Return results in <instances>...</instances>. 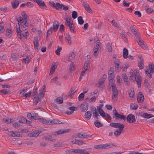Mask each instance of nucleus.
I'll use <instances>...</instances> for the list:
<instances>
[{
    "label": "nucleus",
    "mask_w": 154,
    "mask_h": 154,
    "mask_svg": "<svg viewBox=\"0 0 154 154\" xmlns=\"http://www.w3.org/2000/svg\"><path fill=\"white\" fill-rule=\"evenodd\" d=\"M110 125L112 127L116 128H119V129H123L125 126L123 124L120 123H116L114 122H111L110 124Z\"/></svg>",
    "instance_id": "nucleus-5"
},
{
    "label": "nucleus",
    "mask_w": 154,
    "mask_h": 154,
    "mask_svg": "<svg viewBox=\"0 0 154 154\" xmlns=\"http://www.w3.org/2000/svg\"><path fill=\"white\" fill-rule=\"evenodd\" d=\"M127 121L130 123L135 122L136 121L135 116L132 114H129L127 117Z\"/></svg>",
    "instance_id": "nucleus-7"
},
{
    "label": "nucleus",
    "mask_w": 154,
    "mask_h": 154,
    "mask_svg": "<svg viewBox=\"0 0 154 154\" xmlns=\"http://www.w3.org/2000/svg\"><path fill=\"white\" fill-rule=\"evenodd\" d=\"M17 35L18 38L21 39L23 37H24L25 38H26L29 35V33L28 31L26 30L25 29V30L21 31L20 27L19 28V30L17 29Z\"/></svg>",
    "instance_id": "nucleus-1"
},
{
    "label": "nucleus",
    "mask_w": 154,
    "mask_h": 154,
    "mask_svg": "<svg viewBox=\"0 0 154 154\" xmlns=\"http://www.w3.org/2000/svg\"><path fill=\"white\" fill-rule=\"evenodd\" d=\"M99 113L101 116L103 117H106L105 113L103 109L101 110L99 112Z\"/></svg>",
    "instance_id": "nucleus-64"
},
{
    "label": "nucleus",
    "mask_w": 154,
    "mask_h": 154,
    "mask_svg": "<svg viewBox=\"0 0 154 154\" xmlns=\"http://www.w3.org/2000/svg\"><path fill=\"white\" fill-rule=\"evenodd\" d=\"M82 4L87 11L89 13H91V9L88 3L86 2H83Z\"/></svg>",
    "instance_id": "nucleus-21"
},
{
    "label": "nucleus",
    "mask_w": 154,
    "mask_h": 154,
    "mask_svg": "<svg viewBox=\"0 0 154 154\" xmlns=\"http://www.w3.org/2000/svg\"><path fill=\"white\" fill-rule=\"evenodd\" d=\"M11 57L12 60L14 61H16L17 59V57L16 54L14 53H11Z\"/></svg>",
    "instance_id": "nucleus-46"
},
{
    "label": "nucleus",
    "mask_w": 154,
    "mask_h": 154,
    "mask_svg": "<svg viewBox=\"0 0 154 154\" xmlns=\"http://www.w3.org/2000/svg\"><path fill=\"white\" fill-rule=\"evenodd\" d=\"M140 115L146 119H149L154 117V116L152 114H149L146 113L141 112Z\"/></svg>",
    "instance_id": "nucleus-14"
},
{
    "label": "nucleus",
    "mask_w": 154,
    "mask_h": 154,
    "mask_svg": "<svg viewBox=\"0 0 154 154\" xmlns=\"http://www.w3.org/2000/svg\"><path fill=\"white\" fill-rule=\"evenodd\" d=\"M31 119H34L35 120L40 119V117L37 114L32 113V117L30 118Z\"/></svg>",
    "instance_id": "nucleus-26"
},
{
    "label": "nucleus",
    "mask_w": 154,
    "mask_h": 154,
    "mask_svg": "<svg viewBox=\"0 0 154 154\" xmlns=\"http://www.w3.org/2000/svg\"><path fill=\"white\" fill-rule=\"evenodd\" d=\"M65 27L64 25L63 24H61L60 27L59 31L60 32H63L64 30Z\"/></svg>",
    "instance_id": "nucleus-63"
},
{
    "label": "nucleus",
    "mask_w": 154,
    "mask_h": 154,
    "mask_svg": "<svg viewBox=\"0 0 154 154\" xmlns=\"http://www.w3.org/2000/svg\"><path fill=\"white\" fill-rule=\"evenodd\" d=\"M72 18L74 19H75L77 17V13L75 11H73L72 14Z\"/></svg>",
    "instance_id": "nucleus-49"
},
{
    "label": "nucleus",
    "mask_w": 154,
    "mask_h": 154,
    "mask_svg": "<svg viewBox=\"0 0 154 154\" xmlns=\"http://www.w3.org/2000/svg\"><path fill=\"white\" fill-rule=\"evenodd\" d=\"M138 66L140 69H143L144 67V65L143 63V60H140L138 62Z\"/></svg>",
    "instance_id": "nucleus-34"
},
{
    "label": "nucleus",
    "mask_w": 154,
    "mask_h": 154,
    "mask_svg": "<svg viewBox=\"0 0 154 154\" xmlns=\"http://www.w3.org/2000/svg\"><path fill=\"white\" fill-rule=\"evenodd\" d=\"M66 36H67L65 38L68 42V44L70 45L72 44V42L71 41V37H70V35L69 33H68L66 35Z\"/></svg>",
    "instance_id": "nucleus-39"
},
{
    "label": "nucleus",
    "mask_w": 154,
    "mask_h": 154,
    "mask_svg": "<svg viewBox=\"0 0 154 154\" xmlns=\"http://www.w3.org/2000/svg\"><path fill=\"white\" fill-rule=\"evenodd\" d=\"M135 76H136L137 78V82L139 88H140L141 86V79L140 76L139 75L138 70H135L134 71V73Z\"/></svg>",
    "instance_id": "nucleus-4"
},
{
    "label": "nucleus",
    "mask_w": 154,
    "mask_h": 154,
    "mask_svg": "<svg viewBox=\"0 0 154 154\" xmlns=\"http://www.w3.org/2000/svg\"><path fill=\"white\" fill-rule=\"evenodd\" d=\"M30 59V56H28L26 58H23V61L26 63H28Z\"/></svg>",
    "instance_id": "nucleus-50"
},
{
    "label": "nucleus",
    "mask_w": 154,
    "mask_h": 154,
    "mask_svg": "<svg viewBox=\"0 0 154 154\" xmlns=\"http://www.w3.org/2000/svg\"><path fill=\"white\" fill-rule=\"evenodd\" d=\"M90 59L88 58L86 61L84 65V68L85 70H88L90 68Z\"/></svg>",
    "instance_id": "nucleus-22"
},
{
    "label": "nucleus",
    "mask_w": 154,
    "mask_h": 154,
    "mask_svg": "<svg viewBox=\"0 0 154 154\" xmlns=\"http://www.w3.org/2000/svg\"><path fill=\"white\" fill-rule=\"evenodd\" d=\"M19 121H20V123H26L28 124L29 123V121L23 118H22Z\"/></svg>",
    "instance_id": "nucleus-45"
},
{
    "label": "nucleus",
    "mask_w": 154,
    "mask_h": 154,
    "mask_svg": "<svg viewBox=\"0 0 154 154\" xmlns=\"http://www.w3.org/2000/svg\"><path fill=\"white\" fill-rule=\"evenodd\" d=\"M11 4L12 8L14 9H15L18 6L19 3L17 0H15L12 2Z\"/></svg>",
    "instance_id": "nucleus-24"
},
{
    "label": "nucleus",
    "mask_w": 154,
    "mask_h": 154,
    "mask_svg": "<svg viewBox=\"0 0 154 154\" xmlns=\"http://www.w3.org/2000/svg\"><path fill=\"white\" fill-rule=\"evenodd\" d=\"M8 135L13 137H19L20 133L16 131H13L9 132L8 133Z\"/></svg>",
    "instance_id": "nucleus-17"
},
{
    "label": "nucleus",
    "mask_w": 154,
    "mask_h": 154,
    "mask_svg": "<svg viewBox=\"0 0 154 154\" xmlns=\"http://www.w3.org/2000/svg\"><path fill=\"white\" fill-rule=\"evenodd\" d=\"M62 50V48L59 47H58V48L57 50L55 51V53L57 55H60V52Z\"/></svg>",
    "instance_id": "nucleus-53"
},
{
    "label": "nucleus",
    "mask_w": 154,
    "mask_h": 154,
    "mask_svg": "<svg viewBox=\"0 0 154 154\" xmlns=\"http://www.w3.org/2000/svg\"><path fill=\"white\" fill-rule=\"evenodd\" d=\"M37 94V91L36 88L34 89L33 90V92L32 93V95L33 96L35 97H34V99H35V97H36Z\"/></svg>",
    "instance_id": "nucleus-60"
},
{
    "label": "nucleus",
    "mask_w": 154,
    "mask_h": 154,
    "mask_svg": "<svg viewBox=\"0 0 154 154\" xmlns=\"http://www.w3.org/2000/svg\"><path fill=\"white\" fill-rule=\"evenodd\" d=\"M75 54L73 52H72L71 54H70L67 60L68 61H70L71 60H72L75 57Z\"/></svg>",
    "instance_id": "nucleus-28"
},
{
    "label": "nucleus",
    "mask_w": 154,
    "mask_h": 154,
    "mask_svg": "<svg viewBox=\"0 0 154 154\" xmlns=\"http://www.w3.org/2000/svg\"><path fill=\"white\" fill-rule=\"evenodd\" d=\"M137 42L138 44L141 47L144 49H146V47L145 45L146 43L141 39L140 40H137Z\"/></svg>",
    "instance_id": "nucleus-18"
},
{
    "label": "nucleus",
    "mask_w": 154,
    "mask_h": 154,
    "mask_svg": "<svg viewBox=\"0 0 154 154\" xmlns=\"http://www.w3.org/2000/svg\"><path fill=\"white\" fill-rule=\"evenodd\" d=\"M69 28L70 30L72 32H75V28L74 26V25H73V24L72 25L70 26H69Z\"/></svg>",
    "instance_id": "nucleus-61"
},
{
    "label": "nucleus",
    "mask_w": 154,
    "mask_h": 154,
    "mask_svg": "<svg viewBox=\"0 0 154 154\" xmlns=\"http://www.w3.org/2000/svg\"><path fill=\"white\" fill-rule=\"evenodd\" d=\"M85 94L84 93H81L79 96L78 98L79 101L82 100L84 99Z\"/></svg>",
    "instance_id": "nucleus-48"
},
{
    "label": "nucleus",
    "mask_w": 154,
    "mask_h": 154,
    "mask_svg": "<svg viewBox=\"0 0 154 154\" xmlns=\"http://www.w3.org/2000/svg\"><path fill=\"white\" fill-rule=\"evenodd\" d=\"M45 140L46 141H53V140L51 137H46L45 138Z\"/></svg>",
    "instance_id": "nucleus-54"
},
{
    "label": "nucleus",
    "mask_w": 154,
    "mask_h": 154,
    "mask_svg": "<svg viewBox=\"0 0 154 154\" xmlns=\"http://www.w3.org/2000/svg\"><path fill=\"white\" fill-rule=\"evenodd\" d=\"M74 150L75 149L67 150L66 151V152L67 154L75 153V152H74Z\"/></svg>",
    "instance_id": "nucleus-62"
},
{
    "label": "nucleus",
    "mask_w": 154,
    "mask_h": 154,
    "mask_svg": "<svg viewBox=\"0 0 154 154\" xmlns=\"http://www.w3.org/2000/svg\"><path fill=\"white\" fill-rule=\"evenodd\" d=\"M94 56L95 57L97 56L98 54L97 48L94 47Z\"/></svg>",
    "instance_id": "nucleus-58"
},
{
    "label": "nucleus",
    "mask_w": 154,
    "mask_h": 154,
    "mask_svg": "<svg viewBox=\"0 0 154 154\" xmlns=\"http://www.w3.org/2000/svg\"><path fill=\"white\" fill-rule=\"evenodd\" d=\"M144 98L141 92H139L137 96V101L139 103L142 102L144 100Z\"/></svg>",
    "instance_id": "nucleus-16"
},
{
    "label": "nucleus",
    "mask_w": 154,
    "mask_h": 154,
    "mask_svg": "<svg viewBox=\"0 0 154 154\" xmlns=\"http://www.w3.org/2000/svg\"><path fill=\"white\" fill-rule=\"evenodd\" d=\"M103 148L104 149H108L112 147L113 146H116L115 144L111 143L103 144Z\"/></svg>",
    "instance_id": "nucleus-23"
},
{
    "label": "nucleus",
    "mask_w": 154,
    "mask_h": 154,
    "mask_svg": "<svg viewBox=\"0 0 154 154\" xmlns=\"http://www.w3.org/2000/svg\"><path fill=\"white\" fill-rule=\"evenodd\" d=\"M52 27H51L48 30L47 34V37L48 38L49 35H51L52 33Z\"/></svg>",
    "instance_id": "nucleus-52"
},
{
    "label": "nucleus",
    "mask_w": 154,
    "mask_h": 154,
    "mask_svg": "<svg viewBox=\"0 0 154 154\" xmlns=\"http://www.w3.org/2000/svg\"><path fill=\"white\" fill-rule=\"evenodd\" d=\"M146 12L147 13H153L154 11L153 9L151 8H148L146 9Z\"/></svg>",
    "instance_id": "nucleus-57"
},
{
    "label": "nucleus",
    "mask_w": 154,
    "mask_h": 154,
    "mask_svg": "<svg viewBox=\"0 0 154 154\" xmlns=\"http://www.w3.org/2000/svg\"><path fill=\"white\" fill-rule=\"evenodd\" d=\"M17 21L18 22V24L20 27V25H22L23 24L24 22H26V20L24 19H23L21 17H19L18 18H16V19Z\"/></svg>",
    "instance_id": "nucleus-13"
},
{
    "label": "nucleus",
    "mask_w": 154,
    "mask_h": 154,
    "mask_svg": "<svg viewBox=\"0 0 154 154\" xmlns=\"http://www.w3.org/2000/svg\"><path fill=\"white\" fill-rule=\"evenodd\" d=\"M0 91L1 92L3 93L4 94H8L10 92V91L8 89H3L1 90Z\"/></svg>",
    "instance_id": "nucleus-47"
},
{
    "label": "nucleus",
    "mask_w": 154,
    "mask_h": 154,
    "mask_svg": "<svg viewBox=\"0 0 154 154\" xmlns=\"http://www.w3.org/2000/svg\"><path fill=\"white\" fill-rule=\"evenodd\" d=\"M81 106L82 108V111L83 112H85L88 109V103L86 102H84L81 104Z\"/></svg>",
    "instance_id": "nucleus-12"
},
{
    "label": "nucleus",
    "mask_w": 154,
    "mask_h": 154,
    "mask_svg": "<svg viewBox=\"0 0 154 154\" xmlns=\"http://www.w3.org/2000/svg\"><path fill=\"white\" fill-rule=\"evenodd\" d=\"M145 72L149 78H151L152 75L150 73H154V65L152 64L149 65V67L146 66V67Z\"/></svg>",
    "instance_id": "nucleus-3"
},
{
    "label": "nucleus",
    "mask_w": 154,
    "mask_h": 154,
    "mask_svg": "<svg viewBox=\"0 0 154 154\" xmlns=\"http://www.w3.org/2000/svg\"><path fill=\"white\" fill-rule=\"evenodd\" d=\"M93 116L96 119H98L99 118L98 117L99 116L98 113L96 111L94 112L93 113Z\"/></svg>",
    "instance_id": "nucleus-56"
},
{
    "label": "nucleus",
    "mask_w": 154,
    "mask_h": 154,
    "mask_svg": "<svg viewBox=\"0 0 154 154\" xmlns=\"http://www.w3.org/2000/svg\"><path fill=\"white\" fill-rule=\"evenodd\" d=\"M138 107L137 105H135L134 104H131L130 105L131 109L132 110H136Z\"/></svg>",
    "instance_id": "nucleus-44"
},
{
    "label": "nucleus",
    "mask_w": 154,
    "mask_h": 154,
    "mask_svg": "<svg viewBox=\"0 0 154 154\" xmlns=\"http://www.w3.org/2000/svg\"><path fill=\"white\" fill-rule=\"evenodd\" d=\"M69 130L68 129H59L57 131L53 132L52 134L54 136H57L60 134H63L69 132Z\"/></svg>",
    "instance_id": "nucleus-6"
},
{
    "label": "nucleus",
    "mask_w": 154,
    "mask_h": 154,
    "mask_svg": "<svg viewBox=\"0 0 154 154\" xmlns=\"http://www.w3.org/2000/svg\"><path fill=\"white\" fill-rule=\"evenodd\" d=\"M12 32L11 29L8 28L6 30V36L8 38L10 37L12 35Z\"/></svg>",
    "instance_id": "nucleus-25"
},
{
    "label": "nucleus",
    "mask_w": 154,
    "mask_h": 154,
    "mask_svg": "<svg viewBox=\"0 0 154 154\" xmlns=\"http://www.w3.org/2000/svg\"><path fill=\"white\" fill-rule=\"evenodd\" d=\"M78 23L79 24L82 25L84 23V21L82 19V17L81 16H79L78 18Z\"/></svg>",
    "instance_id": "nucleus-41"
},
{
    "label": "nucleus",
    "mask_w": 154,
    "mask_h": 154,
    "mask_svg": "<svg viewBox=\"0 0 154 154\" xmlns=\"http://www.w3.org/2000/svg\"><path fill=\"white\" fill-rule=\"evenodd\" d=\"M105 81V79H100V80L99 82H98V87L99 89H100V87H101L102 88H103V83Z\"/></svg>",
    "instance_id": "nucleus-33"
},
{
    "label": "nucleus",
    "mask_w": 154,
    "mask_h": 154,
    "mask_svg": "<svg viewBox=\"0 0 154 154\" xmlns=\"http://www.w3.org/2000/svg\"><path fill=\"white\" fill-rule=\"evenodd\" d=\"M75 70V65L73 62H72L70 64L69 70L70 72L73 71Z\"/></svg>",
    "instance_id": "nucleus-38"
},
{
    "label": "nucleus",
    "mask_w": 154,
    "mask_h": 154,
    "mask_svg": "<svg viewBox=\"0 0 154 154\" xmlns=\"http://www.w3.org/2000/svg\"><path fill=\"white\" fill-rule=\"evenodd\" d=\"M68 109L71 111H66L65 112V113L68 115H69L72 114L73 113L74 111H75L77 109V107L73 106L69 107Z\"/></svg>",
    "instance_id": "nucleus-20"
},
{
    "label": "nucleus",
    "mask_w": 154,
    "mask_h": 154,
    "mask_svg": "<svg viewBox=\"0 0 154 154\" xmlns=\"http://www.w3.org/2000/svg\"><path fill=\"white\" fill-rule=\"evenodd\" d=\"M20 121H18V122H14L13 124V126L14 127H17L20 125Z\"/></svg>",
    "instance_id": "nucleus-55"
},
{
    "label": "nucleus",
    "mask_w": 154,
    "mask_h": 154,
    "mask_svg": "<svg viewBox=\"0 0 154 154\" xmlns=\"http://www.w3.org/2000/svg\"><path fill=\"white\" fill-rule=\"evenodd\" d=\"M33 43L34 46V48L36 50L38 49V47L39 46L38 43V40L37 37H35L34 38Z\"/></svg>",
    "instance_id": "nucleus-19"
},
{
    "label": "nucleus",
    "mask_w": 154,
    "mask_h": 154,
    "mask_svg": "<svg viewBox=\"0 0 154 154\" xmlns=\"http://www.w3.org/2000/svg\"><path fill=\"white\" fill-rule=\"evenodd\" d=\"M55 5H56L54 6V8L58 10L62 8L63 6V4H61L59 3H56Z\"/></svg>",
    "instance_id": "nucleus-30"
},
{
    "label": "nucleus",
    "mask_w": 154,
    "mask_h": 154,
    "mask_svg": "<svg viewBox=\"0 0 154 154\" xmlns=\"http://www.w3.org/2000/svg\"><path fill=\"white\" fill-rule=\"evenodd\" d=\"M92 135L90 134H88L86 133L82 134L81 133H79L77 134V137H75V138L77 137L79 138H87L88 137H91L92 136Z\"/></svg>",
    "instance_id": "nucleus-9"
},
{
    "label": "nucleus",
    "mask_w": 154,
    "mask_h": 154,
    "mask_svg": "<svg viewBox=\"0 0 154 154\" xmlns=\"http://www.w3.org/2000/svg\"><path fill=\"white\" fill-rule=\"evenodd\" d=\"M123 129H122L121 130H120V129H118L114 131V134L115 136L116 137H118L119 135H120Z\"/></svg>",
    "instance_id": "nucleus-31"
},
{
    "label": "nucleus",
    "mask_w": 154,
    "mask_h": 154,
    "mask_svg": "<svg viewBox=\"0 0 154 154\" xmlns=\"http://www.w3.org/2000/svg\"><path fill=\"white\" fill-rule=\"evenodd\" d=\"M110 69L109 71V80L110 82L113 83L114 79L115 78L114 75L113 74V71L112 69H111V68H110Z\"/></svg>",
    "instance_id": "nucleus-8"
},
{
    "label": "nucleus",
    "mask_w": 154,
    "mask_h": 154,
    "mask_svg": "<svg viewBox=\"0 0 154 154\" xmlns=\"http://www.w3.org/2000/svg\"><path fill=\"white\" fill-rule=\"evenodd\" d=\"M59 25V23L57 20L54 21L53 22L52 29L54 30L55 32L57 30Z\"/></svg>",
    "instance_id": "nucleus-15"
},
{
    "label": "nucleus",
    "mask_w": 154,
    "mask_h": 154,
    "mask_svg": "<svg viewBox=\"0 0 154 154\" xmlns=\"http://www.w3.org/2000/svg\"><path fill=\"white\" fill-rule=\"evenodd\" d=\"M94 124L96 127L100 128L103 126V124L97 120H96L94 123Z\"/></svg>",
    "instance_id": "nucleus-35"
},
{
    "label": "nucleus",
    "mask_w": 154,
    "mask_h": 154,
    "mask_svg": "<svg viewBox=\"0 0 154 154\" xmlns=\"http://www.w3.org/2000/svg\"><path fill=\"white\" fill-rule=\"evenodd\" d=\"M12 120V119L10 118H6L5 119H4L2 120V121L7 123H10L12 122L11 121Z\"/></svg>",
    "instance_id": "nucleus-43"
},
{
    "label": "nucleus",
    "mask_w": 154,
    "mask_h": 154,
    "mask_svg": "<svg viewBox=\"0 0 154 154\" xmlns=\"http://www.w3.org/2000/svg\"><path fill=\"white\" fill-rule=\"evenodd\" d=\"M130 79L134 81L135 80L137 81V77L135 76V75L133 72H131L130 73Z\"/></svg>",
    "instance_id": "nucleus-36"
},
{
    "label": "nucleus",
    "mask_w": 154,
    "mask_h": 154,
    "mask_svg": "<svg viewBox=\"0 0 154 154\" xmlns=\"http://www.w3.org/2000/svg\"><path fill=\"white\" fill-rule=\"evenodd\" d=\"M56 103L59 104H60L63 103V100L61 97H58L55 99Z\"/></svg>",
    "instance_id": "nucleus-37"
},
{
    "label": "nucleus",
    "mask_w": 154,
    "mask_h": 154,
    "mask_svg": "<svg viewBox=\"0 0 154 154\" xmlns=\"http://www.w3.org/2000/svg\"><path fill=\"white\" fill-rule=\"evenodd\" d=\"M74 152L75 153H78L79 154H89L90 153L86 151L85 149H75Z\"/></svg>",
    "instance_id": "nucleus-10"
},
{
    "label": "nucleus",
    "mask_w": 154,
    "mask_h": 154,
    "mask_svg": "<svg viewBox=\"0 0 154 154\" xmlns=\"http://www.w3.org/2000/svg\"><path fill=\"white\" fill-rule=\"evenodd\" d=\"M103 144L96 145L94 146V148L95 149H103Z\"/></svg>",
    "instance_id": "nucleus-59"
},
{
    "label": "nucleus",
    "mask_w": 154,
    "mask_h": 154,
    "mask_svg": "<svg viewBox=\"0 0 154 154\" xmlns=\"http://www.w3.org/2000/svg\"><path fill=\"white\" fill-rule=\"evenodd\" d=\"M106 47L108 51L109 52H111L112 51V49L111 45L110 43H108L106 44Z\"/></svg>",
    "instance_id": "nucleus-42"
},
{
    "label": "nucleus",
    "mask_w": 154,
    "mask_h": 154,
    "mask_svg": "<svg viewBox=\"0 0 154 154\" xmlns=\"http://www.w3.org/2000/svg\"><path fill=\"white\" fill-rule=\"evenodd\" d=\"M85 118L88 120H89L91 116V113L90 111H87L85 115Z\"/></svg>",
    "instance_id": "nucleus-32"
},
{
    "label": "nucleus",
    "mask_w": 154,
    "mask_h": 154,
    "mask_svg": "<svg viewBox=\"0 0 154 154\" xmlns=\"http://www.w3.org/2000/svg\"><path fill=\"white\" fill-rule=\"evenodd\" d=\"M85 141H83L82 140H77V144L79 145H82L84 144H85Z\"/></svg>",
    "instance_id": "nucleus-51"
},
{
    "label": "nucleus",
    "mask_w": 154,
    "mask_h": 154,
    "mask_svg": "<svg viewBox=\"0 0 154 154\" xmlns=\"http://www.w3.org/2000/svg\"><path fill=\"white\" fill-rule=\"evenodd\" d=\"M122 77L124 82L125 85H127L128 84V78L126 74H122Z\"/></svg>",
    "instance_id": "nucleus-27"
},
{
    "label": "nucleus",
    "mask_w": 154,
    "mask_h": 154,
    "mask_svg": "<svg viewBox=\"0 0 154 154\" xmlns=\"http://www.w3.org/2000/svg\"><path fill=\"white\" fill-rule=\"evenodd\" d=\"M111 84L112 92V99L113 100L116 101L118 99L119 92L117 89L116 85L113 83H111Z\"/></svg>",
    "instance_id": "nucleus-2"
},
{
    "label": "nucleus",
    "mask_w": 154,
    "mask_h": 154,
    "mask_svg": "<svg viewBox=\"0 0 154 154\" xmlns=\"http://www.w3.org/2000/svg\"><path fill=\"white\" fill-rule=\"evenodd\" d=\"M40 133L38 131H35L34 132H33L31 134V135L32 137H37L38 136Z\"/></svg>",
    "instance_id": "nucleus-40"
},
{
    "label": "nucleus",
    "mask_w": 154,
    "mask_h": 154,
    "mask_svg": "<svg viewBox=\"0 0 154 154\" xmlns=\"http://www.w3.org/2000/svg\"><path fill=\"white\" fill-rule=\"evenodd\" d=\"M128 50L126 48H124L123 50V56L124 58L126 59L128 57Z\"/></svg>",
    "instance_id": "nucleus-29"
},
{
    "label": "nucleus",
    "mask_w": 154,
    "mask_h": 154,
    "mask_svg": "<svg viewBox=\"0 0 154 154\" xmlns=\"http://www.w3.org/2000/svg\"><path fill=\"white\" fill-rule=\"evenodd\" d=\"M42 9H45L46 6L44 1L42 0H33Z\"/></svg>",
    "instance_id": "nucleus-11"
}]
</instances>
